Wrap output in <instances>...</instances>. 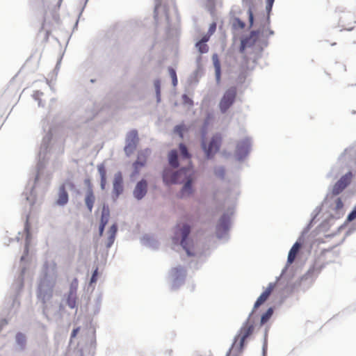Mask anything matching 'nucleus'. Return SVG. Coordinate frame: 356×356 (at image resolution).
<instances>
[{
	"mask_svg": "<svg viewBox=\"0 0 356 356\" xmlns=\"http://www.w3.org/2000/svg\"><path fill=\"white\" fill-rule=\"evenodd\" d=\"M275 285L270 283L266 290L260 295L254 305L252 313L243 323L234 337L233 343L227 356H239L243 352L246 341L251 337L255 329V321L252 318L253 313L264 304L273 291Z\"/></svg>",
	"mask_w": 356,
	"mask_h": 356,
	"instance_id": "nucleus-1",
	"label": "nucleus"
},
{
	"mask_svg": "<svg viewBox=\"0 0 356 356\" xmlns=\"http://www.w3.org/2000/svg\"><path fill=\"white\" fill-rule=\"evenodd\" d=\"M163 179L167 184L185 182L181 191V197L189 196L193 193L191 184L195 179V172L191 167L182 168L176 172H172L170 170H165Z\"/></svg>",
	"mask_w": 356,
	"mask_h": 356,
	"instance_id": "nucleus-2",
	"label": "nucleus"
},
{
	"mask_svg": "<svg viewBox=\"0 0 356 356\" xmlns=\"http://www.w3.org/2000/svg\"><path fill=\"white\" fill-rule=\"evenodd\" d=\"M269 24L270 18L269 16H268L266 18H265L261 28H260L258 31H251L249 37L241 40L240 51L243 52L246 47L254 45L256 41L258 40L259 34H265L268 31H269Z\"/></svg>",
	"mask_w": 356,
	"mask_h": 356,
	"instance_id": "nucleus-3",
	"label": "nucleus"
},
{
	"mask_svg": "<svg viewBox=\"0 0 356 356\" xmlns=\"http://www.w3.org/2000/svg\"><path fill=\"white\" fill-rule=\"evenodd\" d=\"M222 141V137L220 134H214L208 144L202 140V147L208 159L212 158L219 151Z\"/></svg>",
	"mask_w": 356,
	"mask_h": 356,
	"instance_id": "nucleus-4",
	"label": "nucleus"
},
{
	"mask_svg": "<svg viewBox=\"0 0 356 356\" xmlns=\"http://www.w3.org/2000/svg\"><path fill=\"white\" fill-rule=\"evenodd\" d=\"M237 95V89L232 86L228 88L223 94L220 102L219 108L221 113H226L228 109L233 105Z\"/></svg>",
	"mask_w": 356,
	"mask_h": 356,
	"instance_id": "nucleus-5",
	"label": "nucleus"
},
{
	"mask_svg": "<svg viewBox=\"0 0 356 356\" xmlns=\"http://www.w3.org/2000/svg\"><path fill=\"white\" fill-rule=\"evenodd\" d=\"M139 141L138 131L136 130L130 131L126 138V145L124 152L127 156L131 155L136 150Z\"/></svg>",
	"mask_w": 356,
	"mask_h": 356,
	"instance_id": "nucleus-6",
	"label": "nucleus"
},
{
	"mask_svg": "<svg viewBox=\"0 0 356 356\" xmlns=\"http://www.w3.org/2000/svg\"><path fill=\"white\" fill-rule=\"evenodd\" d=\"M177 230L176 232V234H180L181 235V245L183 247V248L186 251L187 254L191 256L193 255V254L190 251V248L188 245L187 238L188 236L190 234L191 228L187 225H184L181 227H179V225H177Z\"/></svg>",
	"mask_w": 356,
	"mask_h": 356,
	"instance_id": "nucleus-7",
	"label": "nucleus"
},
{
	"mask_svg": "<svg viewBox=\"0 0 356 356\" xmlns=\"http://www.w3.org/2000/svg\"><path fill=\"white\" fill-rule=\"evenodd\" d=\"M148 155L149 151L147 149L138 152L137 159L133 164L134 172L132 176L138 175L140 168L145 165Z\"/></svg>",
	"mask_w": 356,
	"mask_h": 356,
	"instance_id": "nucleus-8",
	"label": "nucleus"
},
{
	"mask_svg": "<svg viewBox=\"0 0 356 356\" xmlns=\"http://www.w3.org/2000/svg\"><path fill=\"white\" fill-rule=\"evenodd\" d=\"M352 173L348 172L343 175L333 186L332 194L337 195L341 193L343 190L350 183Z\"/></svg>",
	"mask_w": 356,
	"mask_h": 356,
	"instance_id": "nucleus-9",
	"label": "nucleus"
},
{
	"mask_svg": "<svg viewBox=\"0 0 356 356\" xmlns=\"http://www.w3.org/2000/svg\"><path fill=\"white\" fill-rule=\"evenodd\" d=\"M147 190V183L145 180L143 179L139 181L134 191V194L136 198L138 200L142 199L146 194Z\"/></svg>",
	"mask_w": 356,
	"mask_h": 356,
	"instance_id": "nucleus-10",
	"label": "nucleus"
},
{
	"mask_svg": "<svg viewBox=\"0 0 356 356\" xmlns=\"http://www.w3.org/2000/svg\"><path fill=\"white\" fill-rule=\"evenodd\" d=\"M52 293L53 290L51 289L46 290L44 289V286L41 284L38 289V298L43 304H45L52 297Z\"/></svg>",
	"mask_w": 356,
	"mask_h": 356,
	"instance_id": "nucleus-11",
	"label": "nucleus"
},
{
	"mask_svg": "<svg viewBox=\"0 0 356 356\" xmlns=\"http://www.w3.org/2000/svg\"><path fill=\"white\" fill-rule=\"evenodd\" d=\"M68 202V194L65 188V184H63L58 190V197L56 204L60 206L66 204Z\"/></svg>",
	"mask_w": 356,
	"mask_h": 356,
	"instance_id": "nucleus-12",
	"label": "nucleus"
},
{
	"mask_svg": "<svg viewBox=\"0 0 356 356\" xmlns=\"http://www.w3.org/2000/svg\"><path fill=\"white\" fill-rule=\"evenodd\" d=\"M250 141L249 139L246 138L240 141L236 146V152L238 155L243 156L246 155L250 149Z\"/></svg>",
	"mask_w": 356,
	"mask_h": 356,
	"instance_id": "nucleus-13",
	"label": "nucleus"
},
{
	"mask_svg": "<svg viewBox=\"0 0 356 356\" xmlns=\"http://www.w3.org/2000/svg\"><path fill=\"white\" fill-rule=\"evenodd\" d=\"M95 201V197L94 193H93L91 187H89V188L88 189L87 193L86 194L85 202H86V207L88 209L90 212H91L92 210Z\"/></svg>",
	"mask_w": 356,
	"mask_h": 356,
	"instance_id": "nucleus-14",
	"label": "nucleus"
},
{
	"mask_svg": "<svg viewBox=\"0 0 356 356\" xmlns=\"http://www.w3.org/2000/svg\"><path fill=\"white\" fill-rule=\"evenodd\" d=\"M301 247V244L298 242H296L292 246V248H291L289 252V255H288V259H287V262L291 264H292L296 256H297V254L298 253L299 250H300V248Z\"/></svg>",
	"mask_w": 356,
	"mask_h": 356,
	"instance_id": "nucleus-15",
	"label": "nucleus"
},
{
	"mask_svg": "<svg viewBox=\"0 0 356 356\" xmlns=\"http://www.w3.org/2000/svg\"><path fill=\"white\" fill-rule=\"evenodd\" d=\"M213 66L215 68L216 78L217 82H220L221 76L220 63L217 54H213L212 56Z\"/></svg>",
	"mask_w": 356,
	"mask_h": 356,
	"instance_id": "nucleus-16",
	"label": "nucleus"
},
{
	"mask_svg": "<svg viewBox=\"0 0 356 356\" xmlns=\"http://www.w3.org/2000/svg\"><path fill=\"white\" fill-rule=\"evenodd\" d=\"M213 66L215 68L216 78L217 82H220L221 76L220 63L217 54H213L212 56Z\"/></svg>",
	"mask_w": 356,
	"mask_h": 356,
	"instance_id": "nucleus-17",
	"label": "nucleus"
},
{
	"mask_svg": "<svg viewBox=\"0 0 356 356\" xmlns=\"http://www.w3.org/2000/svg\"><path fill=\"white\" fill-rule=\"evenodd\" d=\"M228 224H229V218L223 216L220 218L219 223L217 225L216 229H217V234H218L221 230L222 231H226L228 229Z\"/></svg>",
	"mask_w": 356,
	"mask_h": 356,
	"instance_id": "nucleus-18",
	"label": "nucleus"
},
{
	"mask_svg": "<svg viewBox=\"0 0 356 356\" xmlns=\"http://www.w3.org/2000/svg\"><path fill=\"white\" fill-rule=\"evenodd\" d=\"M168 161L170 165L173 168H177L179 165L178 163V156L177 150H171L168 154Z\"/></svg>",
	"mask_w": 356,
	"mask_h": 356,
	"instance_id": "nucleus-19",
	"label": "nucleus"
},
{
	"mask_svg": "<svg viewBox=\"0 0 356 356\" xmlns=\"http://www.w3.org/2000/svg\"><path fill=\"white\" fill-rule=\"evenodd\" d=\"M351 17H352L351 15L348 14V15H345L343 17H341V19H340L341 26L347 31H351L354 28V26L351 23L350 24L346 23V21L349 18H351Z\"/></svg>",
	"mask_w": 356,
	"mask_h": 356,
	"instance_id": "nucleus-20",
	"label": "nucleus"
},
{
	"mask_svg": "<svg viewBox=\"0 0 356 356\" xmlns=\"http://www.w3.org/2000/svg\"><path fill=\"white\" fill-rule=\"evenodd\" d=\"M118 231V227L117 225L113 224L109 229L108 234V247H110L114 242L115 235Z\"/></svg>",
	"mask_w": 356,
	"mask_h": 356,
	"instance_id": "nucleus-21",
	"label": "nucleus"
},
{
	"mask_svg": "<svg viewBox=\"0 0 356 356\" xmlns=\"http://www.w3.org/2000/svg\"><path fill=\"white\" fill-rule=\"evenodd\" d=\"M114 190L116 191L117 195H118L123 191L122 186V180L121 177H116L113 184Z\"/></svg>",
	"mask_w": 356,
	"mask_h": 356,
	"instance_id": "nucleus-22",
	"label": "nucleus"
},
{
	"mask_svg": "<svg viewBox=\"0 0 356 356\" xmlns=\"http://www.w3.org/2000/svg\"><path fill=\"white\" fill-rule=\"evenodd\" d=\"M273 314V309L272 307L268 309L265 314L261 316V325H264L268 321Z\"/></svg>",
	"mask_w": 356,
	"mask_h": 356,
	"instance_id": "nucleus-23",
	"label": "nucleus"
},
{
	"mask_svg": "<svg viewBox=\"0 0 356 356\" xmlns=\"http://www.w3.org/2000/svg\"><path fill=\"white\" fill-rule=\"evenodd\" d=\"M187 131H188V128L184 124L177 125L175 127V129H174L175 133L178 134L180 136L181 138H182L183 136H183L184 135V132Z\"/></svg>",
	"mask_w": 356,
	"mask_h": 356,
	"instance_id": "nucleus-24",
	"label": "nucleus"
},
{
	"mask_svg": "<svg viewBox=\"0 0 356 356\" xmlns=\"http://www.w3.org/2000/svg\"><path fill=\"white\" fill-rule=\"evenodd\" d=\"M179 150L183 159H186L190 162L191 154L188 153L187 147L182 143L179 145Z\"/></svg>",
	"mask_w": 356,
	"mask_h": 356,
	"instance_id": "nucleus-25",
	"label": "nucleus"
},
{
	"mask_svg": "<svg viewBox=\"0 0 356 356\" xmlns=\"http://www.w3.org/2000/svg\"><path fill=\"white\" fill-rule=\"evenodd\" d=\"M196 47L200 54H205L209 51V46L202 42L199 41L196 43Z\"/></svg>",
	"mask_w": 356,
	"mask_h": 356,
	"instance_id": "nucleus-26",
	"label": "nucleus"
},
{
	"mask_svg": "<svg viewBox=\"0 0 356 356\" xmlns=\"http://www.w3.org/2000/svg\"><path fill=\"white\" fill-rule=\"evenodd\" d=\"M108 219H109V211L104 209L102 211V213L100 224L106 225L108 222Z\"/></svg>",
	"mask_w": 356,
	"mask_h": 356,
	"instance_id": "nucleus-27",
	"label": "nucleus"
},
{
	"mask_svg": "<svg viewBox=\"0 0 356 356\" xmlns=\"http://www.w3.org/2000/svg\"><path fill=\"white\" fill-rule=\"evenodd\" d=\"M98 170L101 175L102 186L104 187V183L106 181V170L103 165H99Z\"/></svg>",
	"mask_w": 356,
	"mask_h": 356,
	"instance_id": "nucleus-28",
	"label": "nucleus"
},
{
	"mask_svg": "<svg viewBox=\"0 0 356 356\" xmlns=\"http://www.w3.org/2000/svg\"><path fill=\"white\" fill-rule=\"evenodd\" d=\"M169 74H170V76L172 79V84L174 86H177V74H176V72L175 70L172 68V67H170L169 68Z\"/></svg>",
	"mask_w": 356,
	"mask_h": 356,
	"instance_id": "nucleus-29",
	"label": "nucleus"
},
{
	"mask_svg": "<svg viewBox=\"0 0 356 356\" xmlns=\"http://www.w3.org/2000/svg\"><path fill=\"white\" fill-rule=\"evenodd\" d=\"M234 26L238 27L241 29H243L245 28V24L243 21L237 18L235 19Z\"/></svg>",
	"mask_w": 356,
	"mask_h": 356,
	"instance_id": "nucleus-30",
	"label": "nucleus"
},
{
	"mask_svg": "<svg viewBox=\"0 0 356 356\" xmlns=\"http://www.w3.org/2000/svg\"><path fill=\"white\" fill-rule=\"evenodd\" d=\"M356 218V207L349 213L347 218L348 221H352Z\"/></svg>",
	"mask_w": 356,
	"mask_h": 356,
	"instance_id": "nucleus-31",
	"label": "nucleus"
},
{
	"mask_svg": "<svg viewBox=\"0 0 356 356\" xmlns=\"http://www.w3.org/2000/svg\"><path fill=\"white\" fill-rule=\"evenodd\" d=\"M248 14L249 17L250 26L252 27L254 23V15L250 8L248 10Z\"/></svg>",
	"mask_w": 356,
	"mask_h": 356,
	"instance_id": "nucleus-32",
	"label": "nucleus"
},
{
	"mask_svg": "<svg viewBox=\"0 0 356 356\" xmlns=\"http://www.w3.org/2000/svg\"><path fill=\"white\" fill-rule=\"evenodd\" d=\"M216 29V24L215 22H213L210 24L208 33L209 35H213Z\"/></svg>",
	"mask_w": 356,
	"mask_h": 356,
	"instance_id": "nucleus-33",
	"label": "nucleus"
},
{
	"mask_svg": "<svg viewBox=\"0 0 356 356\" xmlns=\"http://www.w3.org/2000/svg\"><path fill=\"white\" fill-rule=\"evenodd\" d=\"M274 1L275 0H266V10L268 13H270L272 9Z\"/></svg>",
	"mask_w": 356,
	"mask_h": 356,
	"instance_id": "nucleus-34",
	"label": "nucleus"
},
{
	"mask_svg": "<svg viewBox=\"0 0 356 356\" xmlns=\"http://www.w3.org/2000/svg\"><path fill=\"white\" fill-rule=\"evenodd\" d=\"M335 204H336V209H341L343 207V204L342 200H341V198H337L336 200Z\"/></svg>",
	"mask_w": 356,
	"mask_h": 356,
	"instance_id": "nucleus-35",
	"label": "nucleus"
},
{
	"mask_svg": "<svg viewBox=\"0 0 356 356\" xmlns=\"http://www.w3.org/2000/svg\"><path fill=\"white\" fill-rule=\"evenodd\" d=\"M183 99L184 101L185 104H188L191 106L193 104V102L191 99H190L187 95H183Z\"/></svg>",
	"mask_w": 356,
	"mask_h": 356,
	"instance_id": "nucleus-36",
	"label": "nucleus"
},
{
	"mask_svg": "<svg viewBox=\"0 0 356 356\" xmlns=\"http://www.w3.org/2000/svg\"><path fill=\"white\" fill-rule=\"evenodd\" d=\"M97 273H98V269L96 268L95 270V271L93 272V273H92V277H91V280H90V282L91 283H94V282H95L97 281Z\"/></svg>",
	"mask_w": 356,
	"mask_h": 356,
	"instance_id": "nucleus-37",
	"label": "nucleus"
},
{
	"mask_svg": "<svg viewBox=\"0 0 356 356\" xmlns=\"http://www.w3.org/2000/svg\"><path fill=\"white\" fill-rule=\"evenodd\" d=\"M210 37H211V35L207 33V35H204L202 37V38L201 39L200 42L206 43L207 42H208L209 40Z\"/></svg>",
	"mask_w": 356,
	"mask_h": 356,
	"instance_id": "nucleus-38",
	"label": "nucleus"
},
{
	"mask_svg": "<svg viewBox=\"0 0 356 356\" xmlns=\"http://www.w3.org/2000/svg\"><path fill=\"white\" fill-rule=\"evenodd\" d=\"M79 327L74 329L72 330V334H71V338H74L76 336V334L79 332Z\"/></svg>",
	"mask_w": 356,
	"mask_h": 356,
	"instance_id": "nucleus-39",
	"label": "nucleus"
},
{
	"mask_svg": "<svg viewBox=\"0 0 356 356\" xmlns=\"http://www.w3.org/2000/svg\"><path fill=\"white\" fill-rule=\"evenodd\" d=\"M105 226L106 225L100 224V225H99V235L100 236H102Z\"/></svg>",
	"mask_w": 356,
	"mask_h": 356,
	"instance_id": "nucleus-40",
	"label": "nucleus"
},
{
	"mask_svg": "<svg viewBox=\"0 0 356 356\" xmlns=\"http://www.w3.org/2000/svg\"><path fill=\"white\" fill-rule=\"evenodd\" d=\"M17 341H19V343L20 342V341L23 340L24 339V336L22 334H18L17 335Z\"/></svg>",
	"mask_w": 356,
	"mask_h": 356,
	"instance_id": "nucleus-41",
	"label": "nucleus"
},
{
	"mask_svg": "<svg viewBox=\"0 0 356 356\" xmlns=\"http://www.w3.org/2000/svg\"><path fill=\"white\" fill-rule=\"evenodd\" d=\"M172 271L175 272V273H178L179 271V269L178 268H175Z\"/></svg>",
	"mask_w": 356,
	"mask_h": 356,
	"instance_id": "nucleus-42",
	"label": "nucleus"
},
{
	"mask_svg": "<svg viewBox=\"0 0 356 356\" xmlns=\"http://www.w3.org/2000/svg\"><path fill=\"white\" fill-rule=\"evenodd\" d=\"M219 174H220L221 176H223V175H224V170H220L219 171Z\"/></svg>",
	"mask_w": 356,
	"mask_h": 356,
	"instance_id": "nucleus-43",
	"label": "nucleus"
},
{
	"mask_svg": "<svg viewBox=\"0 0 356 356\" xmlns=\"http://www.w3.org/2000/svg\"><path fill=\"white\" fill-rule=\"evenodd\" d=\"M68 184H69L71 187H72V188L74 187V184H73L72 182L69 181V182H68Z\"/></svg>",
	"mask_w": 356,
	"mask_h": 356,
	"instance_id": "nucleus-44",
	"label": "nucleus"
},
{
	"mask_svg": "<svg viewBox=\"0 0 356 356\" xmlns=\"http://www.w3.org/2000/svg\"><path fill=\"white\" fill-rule=\"evenodd\" d=\"M63 0H59L58 1V7L59 8L60 4H61V2H62Z\"/></svg>",
	"mask_w": 356,
	"mask_h": 356,
	"instance_id": "nucleus-45",
	"label": "nucleus"
},
{
	"mask_svg": "<svg viewBox=\"0 0 356 356\" xmlns=\"http://www.w3.org/2000/svg\"><path fill=\"white\" fill-rule=\"evenodd\" d=\"M356 24V19L353 20V24Z\"/></svg>",
	"mask_w": 356,
	"mask_h": 356,
	"instance_id": "nucleus-46",
	"label": "nucleus"
}]
</instances>
